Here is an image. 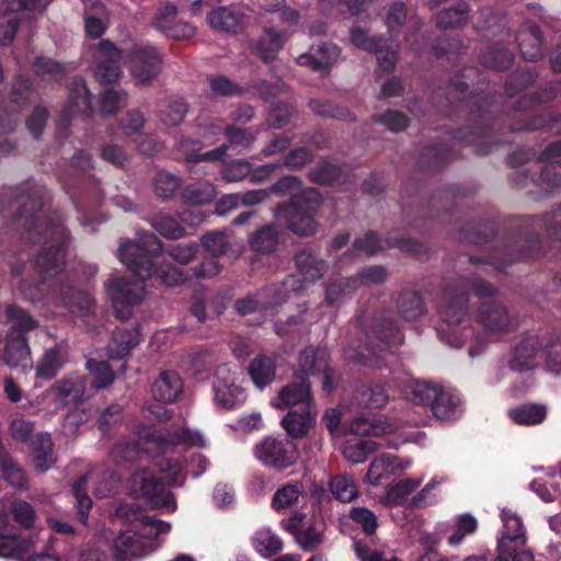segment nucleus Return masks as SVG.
Listing matches in <instances>:
<instances>
[{"mask_svg": "<svg viewBox=\"0 0 561 561\" xmlns=\"http://www.w3.org/2000/svg\"><path fill=\"white\" fill-rule=\"evenodd\" d=\"M160 251L159 239L150 232L140 233L136 242L130 240L121 242L118 259L139 279L129 283L124 278L113 277L105 284L107 296L117 318L127 320L133 316L134 307L144 299L145 279L157 276L161 283L168 286H175L184 280L183 273L175 267L153 268L152 257Z\"/></svg>", "mask_w": 561, "mask_h": 561, "instance_id": "obj_1", "label": "nucleus"}, {"mask_svg": "<svg viewBox=\"0 0 561 561\" xmlns=\"http://www.w3.org/2000/svg\"><path fill=\"white\" fill-rule=\"evenodd\" d=\"M139 445L144 453L153 458L156 467L165 474L169 482L180 485L184 480L183 468L181 462L173 458L175 448L179 446L203 448L207 445V439L198 431L181 427L167 435L148 432L141 435Z\"/></svg>", "mask_w": 561, "mask_h": 561, "instance_id": "obj_2", "label": "nucleus"}, {"mask_svg": "<svg viewBox=\"0 0 561 561\" xmlns=\"http://www.w3.org/2000/svg\"><path fill=\"white\" fill-rule=\"evenodd\" d=\"M4 313L11 323V330L5 339L3 359L8 366L26 373L33 368V360L23 333L35 329L36 321L15 306H7Z\"/></svg>", "mask_w": 561, "mask_h": 561, "instance_id": "obj_3", "label": "nucleus"}, {"mask_svg": "<svg viewBox=\"0 0 561 561\" xmlns=\"http://www.w3.org/2000/svg\"><path fill=\"white\" fill-rule=\"evenodd\" d=\"M321 204L320 194L314 188H306L293 197L289 204L279 205L275 215L283 217L288 229L299 236H311L317 230L314 213Z\"/></svg>", "mask_w": 561, "mask_h": 561, "instance_id": "obj_4", "label": "nucleus"}, {"mask_svg": "<svg viewBox=\"0 0 561 561\" xmlns=\"http://www.w3.org/2000/svg\"><path fill=\"white\" fill-rule=\"evenodd\" d=\"M468 297L465 293L458 291L453 286H448L443 295L439 306V314L442 320L450 327V332L447 334V343L453 347H461L465 342L458 339L456 330L453 328L460 324L468 316Z\"/></svg>", "mask_w": 561, "mask_h": 561, "instance_id": "obj_5", "label": "nucleus"}, {"mask_svg": "<svg viewBox=\"0 0 561 561\" xmlns=\"http://www.w3.org/2000/svg\"><path fill=\"white\" fill-rule=\"evenodd\" d=\"M91 479L95 484L94 493L100 497H105L113 492L119 482L118 477L111 471L104 472L96 476H84L73 484L72 491L76 497V505L80 516V520L87 524L89 517V511L92 505V501L87 493V482Z\"/></svg>", "mask_w": 561, "mask_h": 561, "instance_id": "obj_6", "label": "nucleus"}, {"mask_svg": "<svg viewBox=\"0 0 561 561\" xmlns=\"http://www.w3.org/2000/svg\"><path fill=\"white\" fill-rule=\"evenodd\" d=\"M476 321L490 336L510 333L518 325L517 319L497 301L482 302L477 310Z\"/></svg>", "mask_w": 561, "mask_h": 561, "instance_id": "obj_7", "label": "nucleus"}, {"mask_svg": "<svg viewBox=\"0 0 561 561\" xmlns=\"http://www.w3.org/2000/svg\"><path fill=\"white\" fill-rule=\"evenodd\" d=\"M254 455L264 466L285 469L298 458L296 446L287 439L266 437L254 447Z\"/></svg>", "mask_w": 561, "mask_h": 561, "instance_id": "obj_8", "label": "nucleus"}, {"mask_svg": "<svg viewBox=\"0 0 561 561\" xmlns=\"http://www.w3.org/2000/svg\"><path fill=\"white\" fill-rule=\"evenodd\" d=\"M66 240L65 229L61 226L45 224V242H50L49 249L42 251L36 257V267L47 277L60 273L64 268V254L61 245Z\"/></svg>", "mask_w": 561, "mask_h": 561, "instance_id": "obj_9", "label": "nucleus"}, {"mask_svg": "<svg viewBox=\"0 0 561 561\" xmlns=\"http://www.w3.org/2000/svg\"><path fill=\"white\" fill-rule=\"evenodd\" d=\"M131 488L134 492L148 499L153 506L165 507L169 511L175 510L173 494L150 471L144 469L134 474Z\"/></svg>", "mask_w": 561, "mask_h": 561, "instance_id": "obj_10", "label": "nucleus"}, {"mask_svg": "<svg viewBox=\"0 0 561 561\" xmlns=\"http://www.w3.org/2000/svg\"><path fill=\"white\" fill-rule=\"evenodd\" d=\"M503 529L499 539V553L494 561H507L511 548H523L526 543V531L520 517L508 508L501 513Z\"/></svg>", "mask_w": 561, "mask_h": 561, "instance_id": "obj_11", "label": "nucleus"}, {"mask_svg": "<svg viewBox=\"0 0 561 561\" xmlns=\"http://www.w3.org/2000/svg\"><path fill=\"white\" fill-rule=\"evenodd\" d=\"M411 466V459H402L392 454H381L371 460L364 481L371 485H379L408 470Z\"/></svg>", "mask_w": 561, "mask_h": 561, "instance_id": "obj_12", "label": "nucleus"}, {"mask_svg": "<svg viewBox=\"0 0 561 561\" xmlns=\"http://www.w3.org/2000/svg\"><path fill=\"white\" fill-rule=\"evenodd\" d=\"M161 70V55L149 46L137 47L130 58V71L139 84L156 79Z\"/></svg>", "mask_w": 561, "mask_h": 561, "instance_id": "obj_13", "label": "nucleus"}, {"mask_svg": "<svg viewBox=\"0 0 561 561\" xmlns=\"http://www.w3.org/2000/svg\"><path fill=\"white\" fill-rule=\"evenodd\" d=\"M547 334H527L515 347L510 359V367L513 370H527L534 367L536 359L542 357L543 341H548Z\"/></svg>", "mask_w": 561, "mask_h": 561, "instance_id": "obj_14", "label": "nucleus"}, {"mask_svg": "<svg viewBox=\"0 0 561 561\" xmlns=\"http://www.w3.org/2000/svg\"><path fill=\"white\" fill-rule=\"evenodd\" d=\"M94 75L101 83L114 82L121 75V53L108 41H101L95 51Z\"/></svg>", "mask_w": 561, "mask_h": 561, "instance_id": "obj_15", "label": "nucleus"}, {"mask_svg": "<svg viewBox=\"0 0 561 561\" xmlns=\"http://www.w3.org/2000/svg\"><path fill=\"white\" fill-rule=\"evenodd\" d=\"M271 405L277 410L312 407L310 383L307 380H301L282 387L277 396L271 400Z\"/></svg>", "mask_w": 561, "mask_h": 561, "instance_id": "obj_16", "label": "nucleus"}, {"mask_svg": "<svg viewBox=\"0 0 561 561\" xmlns=\"http://www.w3.org/2000/svg\"><path fill=\"white\" fill-rule=\"evenodd\" d=\"M351 43L365 51H371L377 55L378 65L383 70H390L397 61V51L394 49H383L380 41L368 36V34L359 28L354 27L350 33Z\"/></svg>", "mask_w": 561, "mask_h": 561, "instance_id": "obj_17", "label": "nucleus"}, {"mask_svg": "<svg viewBox=\"0 0 561 561\" xmlns=\"http://www.w3.org/2000/svg\"><path fill=\"white\" fill-rule=\"evenodd\" d=\"M367 335L373 347L391 348L402 342L398 328L385 316L373 320Z\"/></svg>", "mask_w": 561, "mask_h": 561, "instance_id": "obj_18", "label": "nucleus"}, {"mask_svg": "<svg viewBox=\"0 0 561 561\" xmlns=\"http://www.w3.org/2000/svg\"><path fill=\"white\" fill-rule=\"evenodd\" d=\"M305 519L306 515L295 514L287 520L286 528L294 535L297 543L304 550H313L323 540L322 531L306 523Z\"/></svg>", "mask_w": 561, "mask_h": 561, "instance_id": "obj_19", "label": "nucleus"}, {"mask_svg": "<svg viewBox=\"0 0 561 561\" xmlns=\"http://www.w3.org/2000/svg\"><path fill=\"white\" fill-rule=\"evenodd\" d=\"M317 410L308 407L290 410L282 420V426L293 438H302L313 427Z\"/></svg>", "mask_w": 561, "mask_h": 561, "instance_id": "obj_20", "label": "nucleus"}, {"mask_svg": "<svg viewBox=\"0 0 561 561\" xmlns=\"http://www.w3.org/2000/svg\"><path fill=\"white\" fill-rule=\"evenodd\" d=\"M38 542V535L25 538L18 537L13 531L5 528L0 529V557H20L35 551Z\"/></svg>", "mask_w": 561, "mask_h": 561, "instance_id": "obj_21", "label": "nucleus"}, {"mask_svg": "<svg viewBox=\"0 0 561 561\" xmlns=\"http://www.w3.org/2000/svg\"><path fill=\"white\" fill-rule=\"evenodd\" d=\"M517 43L526 60L536 61L543 56L542 37L539 28L530 23L523 24L517 34Z\"/></svg>", "mask_w": 561, "mask_h": 561, "instance_id": "obj_22", "label": "nucleus"}, {"mask_svg": "<svg viewBox=\"0 0 561 561\" xmlns=\"http://www.w3.org/2000/svg\"><path fill=\"white\" fill-rule=\"evenodd\" d=\"M183 389V382L175 371H163L152 385V394L156 400L171 403L175 401Z\"/></svg>", "mask_w": 561, "mask_h": 561, "instance_id": "obj_23", "label": "nucleus"}, {"mask_svg": "<svg viewBox=\"0 0 561 561\" xmlns=\"http://www.w3.org/2000/svg\"><path fill=\"white\" fill-rule=\"evenodd\" d=\"M299 188V182L294 176H285L274 184L270 190H254L245 193H239L241 206H252L266 201L271 192H280L282 194H293Z\"/></svg>", "mask_w": 561, "mask_h": 561, "instance_id": "obj_24", "label": "nucleus"}, {"mask_svg": "<svg viewBox=\"0 0 561 561\" xmlns=\"http://www.w3.org/2000/svg\"><path fill=\"white\" fill-rule=\"evenodd\" d=\"M244 14L236 7H219L207 15L209 25L216 30L234 32L243 23Z\"/></svg>", "mask_w": 561, "mask_h": 561, "instance_id": "obj_25", "label": "nucleus"}, {"mask_svg": "<svg viewBox=\"0 0 561 561\" xmlns=\"http://www.w3.org/2000/svg\"><path fill=\"white\" fill-rule=\"evenodd\" d=\"M139 332L136 328H119L113 333L108 344V354L113 358H122L138 344Z\"/></svg>", "mask_w": 561, "mask_h": 561, "instance_id": "obj_26", "label": "nucleus"}, {"mask_svg": "<svg viewBox=\"0 0 561 561\" xmlns=\"http://www.w3.org/2000/svg\"><path fill=\"white\" fill-rule=\"evenodd\" d=\"M215 402L222 409H231L243 399V391L240 387L233 383V380H228L224 377H217L214 382Z\"/></svg>", "mask_w": 561, "mask_h": 561, "instance_id": "obj_27", "label": "nucleus"}, {"mask_svg": "<svg viewBox=\"0 0 561 561\" xmlns=\"http://www.w3.org/2000/svg\"><path fill=\"white\" fill-rule=\"evenodd\" d=\"M85 391V379L80 376H73L64 379L50 387L49 392L57 396L64 403H75L82 399Z\"/></svg>", "mask_w": 561, "mask_h": 561, "instance_id": "obj_28", "label": "nucleus"}, {"mask_svg": "<svg viewBox=\"0 0 561 561\" xmlns=\"http://www.w3.org/2000/svg\"><path fill=\"white\" fill-rule=\"evenodd\" d=\"M431 407L434 415L443 421H449L461 413L460 397L455 392L443 389H440Z\"/></svg>", "mask_w": 561, "mask_h": 561, "instance_id": "obj_29", "label": "nucleus"}, {"mask_svg": "<svg viewBox=\"0 0 561 561\" xmlns=\"http://www.w3.org/2000/svg\"><path fill=\"white\" fill-rule=\"evenodd\" d=\"M90 110L91 100L85 82L82 79H75L62 114L68 118L77 113L88 114Z\"/></svg>", "mask_w": 561, "mask_h": 561, "instance_id": "obj_30", "label": "nucleus"}, {"mask_svg": "<svg viewBox=\"0 0 561 561\" xmlns=\"http://www.w3.org/2000/svg\"><path fill=\"white\" fill-rule=\"evenodd\" d=\"M296 265L299 276L309 283L320 279L327 271L325 262L307 250L296 255Z\"/></svg>", "mask_w": 561, "mask_h": 561, "instance_id": "obj_31", "label": "nucleus"}, {"mask_svg": "<svg viewBox=\"0 0 561 561\" xmlns=\"http://www.w3.org/2000/svg\"><path fill=\"white\" fill-rule=\"evenodd\" d=\"M340 56V49L334 44H320L312 47L309 54L299 57L300 65H308L309 62L314 68H328L334 64Z\"/></svg>", "mask_w": 561, "mask_h": 561, "instance_id": "obj_32", "label": "nucleus"}, {"mask_svg": "<svg viewBox=\"0 0 561 561\" xmlns=\"http://www.w3.org/2000/svg\"><path fill=\"white\" fill-rule=\"evenodd\" d=\"M329 365V353L325 348L308 346L301 351L299 367L305 375L320 374Z\"/></svg>", "mask_w": 561, "mask_h": 561, "instance_id": "obj_33", "label": "nucleus"}, {"mask_svg": "<svg viewBox=\"0 0 561 561\" xmlns=\"http://www.w3.org/2000/svg\"><path fill=\"white\" fill-rule=\"evenodd\" d=\"M65 363V354L60 347L47 348L36 365V378L53 379Z\"/></svg>", "mask_w": 561, "mask_h": 561, "instance_id": "obj_34", "label": "nucleus"}, {"mask_svg": "<svg viewBox=\"0 0 561 561\" xmlns=\"http://www.w3.org/2000/svg\"><path fill=\"white\" fill-rule=\"evenodd\" d=\"M33 461L37 471L48 470L53 463V444L50 435L47 433L37 434L32 440Z\"/></svg>", "mask_w": 561, "mask_h": 561, "instance_id": "obj_35", "label": "nucleus"}, {"mask_svg": "<svg viewBox=\"0 0 561 561\" xmlns=\"http://www.w3.org/2000/svg\"><path fill=\"white\" fill-rule=\"evenodd\" d=\"M249 371L254 385L262 389L274 380L275 362L265 355L257 356L251 362Z\"/></svg>", "mask_w": 561, "mask_h": 561, "instance_id": "obj_36", "label": "nucleus"}, {"mask_svg": "<svg viewBox=\"0 0 561 561\" xmlns=\"http://www.w3.org/2000/svg\"><path fill=\"white\" fill-rule=\"evenodd\" d=\"M510 417L519 425H536L547 416V407L543 404H523L508 411Z\"/></svg>", "mask_w": 561, "mask_h": 561, "instance_id": "obj_37", "label": "nucleus"}, {"mask_svg": "<svg viewBox=\"0 0 561 561\" xmlns=\"http://www.w3.org/2000/svg\"><path fill=\"white\" fill-rule=\"evenodd\" d=\"M254 550L264 558H270L277 553L282 547V540L270 528H261L252 537Z\"/></svg>", "mask_w": 561, "mask_h": 561, "instance_id": "obj_38", "label": "nucleus"}, {"mask_svg": "<svg viewBox=\"0 0 561 561\" xmlns=\"http://www.w3.org/2000/svg\"><path fill=\"white\" fill-rule=\"evenodd\" d=\"M356 289L357 280L354 278H340L327 283L324 288L325 301L329 306L340 304Z\"/></svg>", "mask_w": 561, "mask_h": 561, "instance_id": "obj_39", "label": "nucleus"}, {"mask_svg": "<svg viewBox=\"0 0 561 561\" xmlns=\"http://www.w3.org/2000/svg\"><path fill=\"white\" fill-rule=\"evenodd\" d=\"M302 494V486L298 483H287L279 488L272 499V507L280 513L297 504Z\"/></svg>", "mask_w": 561, "mask_h": 561, "instance_id": "obj_40", "label": "nucleus"}, {"mask_svg": "<svg viewBox=\"0 0 561 561\" xmlns=\"http://www.w3.org/2000/svg\"><path fill=\"white\" fill-rule=\"evenodd\" d=\"M332 494L341 502H352L358 496V489L352 476L341 473L330 482Z\"/></svg>", "mask_w": 561, "mask_h": 561, "instance_id": "obj_41", "label": "nucleus"}, {"mask_svg": "<svg viewBox=\"0 0 561 561\" xmlns=\"http://www.w3.org/2000/svg\"><path fill=\"white\" fill-rule=\"evenodd\" d=\"M469 16V5L461 1L454 7L440 11L437 15V24L440 27H459L466 24Z\"/></svg>", "mask_w": 561, "mask_h": 561, "instance_id": "obj_42", "label": "nucleus"}, {"mask_svg": "<svg viewBox=\"0 0 561 561\" xmlns=\"http://www.w3.org/2000/svg\"><path fill=\"white\" fill-rule=\"evenodd\" d=\"M377 449V445L373 440H364L358 438L348 439L343 447L344 457L353 463H360L366 460L368 455Z\"/></svg>", "mask_w": 561, "mask_h": 561, "instance_id": "obj_43", "label": "nucleus"}, {"mask_svg": "<svg viewBox=\"0 0 561 561\" xmlns=\"http://www.w3.org/2000/svg\"><path fill=\"white\" fill-rule=\"evenodd\" d=\"M114 547L119 559L140 557L142 553L139 537L130 530L121 533L115 539Z\"/></svg>", "mask_w": 561, "mask_h": 561, "instance_id": "obj_44", "label": "nucleus"}, {"mask_svg": "<svg viewBox=\"0 0 561 561\" xmlns=\"http://www.w3.org/2000/svg\"><path fill=\"white\" fill-rule=\"evenodd\" d=\"M283 37L275 30H265L256 44V50L261 58L265 61L273 60L277 51L282 47Z\"/></svg>", "mask_w": 561, "mask_h": 561, "instance_id": "obj_45", "label": "nucleus"}, {"mask_svg": "<svg viewBox=\"0 0 561 561\" xmlns=\"http://www.w3.org/2000/svg\"><path fill=\"white\" fill-rule=\"evenodd\" d=\"M389 425L377 417L358 416L351 424V431L356 435L378 436L388 432Z\"/></svg>", "mask_w": 561, "mask_h": 561, "instance_id": "obj_46", "label": "nucleus"}, {"mask_svg": "<svg viewBox=\"0 0 561 561\" xmlns=\"http://www.w3.org/2000/svg\"><path fill=\"white\" fill-rule=\"evenodd\" d=\"M85 366L92 375L93 388L103 389L114 381V373L107 363L89 359Z\"/></svg>", "mask_w": 561, "mask_h": 561, "instance_id": "obj_47", "label": "nucleus"}, {"mask_svg": "<svg viewBox=\"0 0 561 561\" xmlns=\"http://www.w3.org/2000/svg\"><path fill=\"white\" fill-rule=\"evenodd\" d=\"M60 298L66 307L71 311L78 309L80 312H89L93 306V299L90 295L73 290L71 287H66L60 290Z\"/></svg>", "mask_w": 561, "mask_h": 561, "instance_id": "obj_48", "label": "nucleus"}, {"mask_svg": "<svg viewBox=\"0 0 561 561\" xmlns=\"http://www.w3.org/2000/svg\"><path fill=\"white\" fill-rule=\"evenodd\" d=\"M0 468L4 481L13 488L23 489L26 486L24 470L11 458H1Z\"/></svg>", "mask_w": 561, "mask_h": 561, "instance_id": "obj_49", "label": "nucleus"}, {"mask_svg": "<svg viewBox=\"0 0 561 561\" xmlns=\"http://www.w3.org/2000/svg\"><path fill=\"white\" fill-rule=\"evenodd\" d=\"M477 527H478V522L472 515H470V514L459 515L455 523V530L448 537V540H447L448 543L450 546L460 545L463 541L466 536L471 535L477 530Z\"/></svg>", "mask_w": 561, "mask_h": 561, "instance_id": "obj_50", "label": "nucleus"}, {"mask_svg": "<svg viewBox=\"0 0 561 561\" xmlns=\"http://www.w3.org/2000/svg\"><path fill=\"white\" fill-rule=\"evenodd\" d=\"M401 316L408 321H414L424 313L421 297L415 293L404 294L399 302Z\"/></svg>", "mask_w": 561, "mask_h": 561, "instance_id": "obj_51", "label": "nucleus"}, {"mask_svg": "<svg viewBox=\"0 0 561 561\" xmlns=\"http://www.w3.org/2000/svg\"><path fill=\"white\" fill-rule=\"evenodd\" d=\"M152 227L163 237L179 239L184 236V228L169 215H158L152 219Z\"/></svg>", "mask_w": 561, "mask_h": 561, "instance_id": "obj_52", "label": "nucleus"}, {"mask_svg": "<svg viewBox=\"0 0 561 561\" xmlns=\"http://www.w3.org/2000/svg\"><path fill=\"white\" fill-rule=\"evenodd\" d=\"M179 150L183 153L184 158L187 160H220L227 150L226 146H221L216 150H210L205 153H198L199 145L198 142H181L179 145Z\"/></svg>", "mask_w": 561, "mask_h": 561, "instance_id": "obj_53", "label": "nucleus"}, {"mask_svg": "<svg viewBox=\"0 0 561 561\" xmlns=\"http://www.w3.org/2000/svg\"><path fill=\"white\" fill-rule=\"evenodd\" d=\"M277 241V231L273 227L266 226L252 236L250 244L255 251L271 252L275 249Z\"/></svg>", "mask_w": 561, "mask_h": 561, "instance_id": "obj_54", "label": "nucleus"}, {"mask_svg": "<svg viewBox=\"0 0 561 561\" xmlns=\"http://www.w3.org/2000/svg\"><path fill=\"white\" fill-rule=\"evenodd\" d=\"M549 336L548 341H543L542 358L547 362L550 369L557 370L561 367V339L549 332H541Z\"/></svg>", "mask_w": 561, "mask_h": 561, "instance_id": "obj_55", "label": "nucleus"}, {"mask_svg": "<svg viewBox=\"0 0 561 561\" xmlns=\"http://www.w3.org/2000/svg\"><path fill=\"white\" fill-rule=\"evenodd\" d=\"M187 113V106L182 101H173L160 111V121L167 127L181 124Z\"/></svg>", "mask_w": 561, "mask_h": 561, "instance_id": "obj_56", "label": "nucleus"}, {"mask_svg": "<svg viewBox=\"0 0 561 561\" xmlns=\"http://www.w3.org/2000/svg\"><path fill=\"white\" fill-rule=\"evenodd\" d=\"M442 388L428 382H415L412 386L411 399L417 404H433Z\"/></svg>", "mask_w": 561, "mask_h": 561, "instance_id": "obj_57", "label": "nucleus"}, {"mask_svg": "<svg viewBox=\"0 0 561 561\" xmlns=\"http://www.w3.org/2000/svg\"><path fill=\"white\" fill-rule=\"evenodd\" d=\"M35 72L44 79L57 80L62 77L64 67L46 57H38L33 64Z\"/></svg>", "mask_w": 561, "mask_h": 561, "instance_id": "obj_58", "label": "nucleus"}, {"mask_svg": "<svg viewBox=\"0 0 561 561\" xmlns=\"http://www.w3.org/2000/svg\"><path fill=\"white\" fill-rule=\"evenodd\" d=\"M202 243L214 256L226 254L229 247L227 236L222 231L207 233L203 237Z\"/></svg>", "mask_w": 561, "mask_h": 561, "instance_id": "obj_59", "label": "nucleus"}, {"mask_svg": "<svg viewBox=\"0 0 561 561\" xmlns=\"http://www.w3.org/2000/svg\"><path fill=\"white\" fill-rule=\"evenodd\" d=\"M157 26L161 31L165 32L168 36L174 38H185L194 34V28L187 23L178 21H164L162 16L158 19Z\"/></svg>", "mask_w": 561, "mask_h": 561, "instance_id": "obj_60", "label": "nucleus"}, {"mask_svg": "<svg viewBox=\"0 0 561 561\" xmlns=\"http://www.w3.org/2000/svg\"><path fill=\"white\" fill-rule=\"evenodd\" d=\"M423 481V478L404 479L394 484L388 491V499L390 502H400L411 494Z\"/></svg>", "mask_w": 561, "mask_h": 561, "instance_id": "obj_61", "label": "nucleus"}, {"mask_svg": "<svg viewBox=\"0 0 561 561\" xmlns=\"http://www.w3.org/2000/svg\"><path fill=\"white\" fill-rule=\"evenodd\" d=\"M126 93L115 90H107L101 99V111L103 114H114L126 105Z\"/></svg>", "mask_w": 561, "mask_h": 561, "instance_id": "obj_62", "label": "nucleus"}, {"mask_svg": "<svg viewBox=\"0 0 561 561\" xmlns=\"http://www.w3.org/2000/svg\"><path fill=\"white\" fill-rule=\"evenodd\" d=\"M216 194V188L210 183H203L198 186H191L186 191V197L196 205L211 202Z\"/></svg>", "mask_w": 561, "mask_h": 561, "instance_id": "obj_63", "label": "nucleus"}, {"mask_svg": "<svg viewBox=\"0 0 561 561\" xmlns=\"http://www.w3.org/2000/svg\"><path fill=\"white\" fill-rule=\"evenodd\" d=\"M251 164L245 160H236L225 167L221 174L228 182H239L249 176Z\"/></svg>", "mask_w": 561, "mask_h": 561, "instance_id": "obj_64", "label": "nucleus"}]
</instances>
